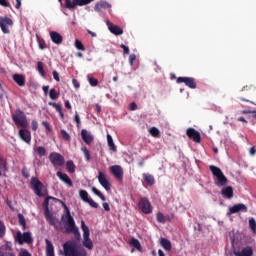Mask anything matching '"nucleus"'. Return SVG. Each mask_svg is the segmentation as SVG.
Here are the masks:
<instances>
[{"mask_svg":"<svg viewBox=\"0 0 256 256\" xmlns=\"http://www.w3.org/2000/svg\"><path fill=\"white\" fill-rule=\"evenodd\" d=\"M51 41H53L56 45H61L63 43V36L58 32L52 31L50 32Z\"/></svg>","mask_w":256,"mask_h":256,"instance_id":"23","label":"nucleus"},{"mask_svg":"<svg viewBox=\"0 0 256 256\" xmlns=\"http://www.w3.org/2000/svg\"><path fill=\"white\" fill-rule=\"evenodd\" d=\"M81 137L87 145L93 143V135H91L86 129L81 131Z\"/></svg>","mask_w":256,"mask_h":256,"instance_id":"22","label":"nucleus"},{"mask_svg":"<svg viewBox=\"0 0 256 256\" xmlns=\"http://www.w3.org/2000/svg\"><path fill=\"white\" fill-rule=\"evenodd\" d=\"M60 5H62V7H65L66 9H75V7L78 5L77 3H75V0L71 1V0H58Z\"/></svg>","mask_w":256,"mask_h":256,"instance_id":"24","label":"nucleus"},{"mask_svg":"<svg viewBox=\"0 0 256 256\" xmlns=\"http://www.w3.org/2000/svg\"><path fill=\"white\" fill-rule=\"evenodd\" d=\"M19 137L25 143H31V132H29L27 129H21L19 131Z\"/></svg>","mask_w":256,"mask_h":256,"instance_id":"20","label":"nucleus"},{"mask_svg":"<svg viewBox=\"0 0 256 256\" xmlns=\"http://www.w3.org/2000/svg\"><path fill=\"white\" fill-rule=\"evenodd\" d=\"M49 159L54 167H63L65 165V158L57 152H52L49 155Z\"/></svg>","mask_w":256,"mask_h":256,"instance_id":"9","label":"nucleus"},{"mask_svg":"<svg viewBox=\"0 0 256 256\" xmlns=\"http://www.w3.org/2000/svg\"><path fill=\"white\" fill-rule=\"evenodd\" d=\"M95 109H96L97 113H101V107L99 104L95 105Z\"/></svg>","mask_w":256,"mask_h":256,"instance_id":"64","label":"nucleus"},{"mask_svg":"<svg viewBox=\"0 0 256 256\" xmlns=\"http://www.w3.org/2000/svg\"><path fill=\"white\" fill-rule=\"evenodd\" d=\"M52 75H53V77H54V79H55V81H61V79L59 78V72H57V71H53L52 72Z\"/></svg>","mask_w":256,"mask_h":256,"instance_id":"53","label":"nucleus"},{"mask_svg":"<svg viewBox=\"0 0 256 256\" xmlns=\"http://www.w3.org/2000/svg\"><path fill=\"white\" fill-rule=\"evenodd\" d=\"M73 119L76 122L77 127H80V125H81V118L79 117V114L77 112L75 113V116H74Z\"/></svg>","mask_w":256,"mask_h":256,"instance_id":"51","label":"nucleus"},{"mask_svg":"<svg viewBox=\"0 0 256 256\" xmlns=\"http://www.w3.org/2000/svg\"><path fill=\"white\" fill-rule=\"evenodd\" d=\"M142 177L148 185H155V177L153 175L144 173Z\"/></svg>","mask_w":256,"mask_h":256,"instance_id":"30","label":"nucleus"},{"mask_svg":"<svg viewBox=\"0 0 256 256\" xmlns=\"http://www.w3.org/2000/svg\"><path fill=\"white\" fill-rule=\"evenodd\" d=\"M160 245L166 251H171L172 249L171 241L167 238H160Z\"/></svg>","mask_w":256,"mask_h":256,"instance_id":"28","label":"nucleus"},{"mask_svg":"<svg viewBox=\"0 0 256 256\" xmlns=\"http://www.w3.org/2000/svg\"><path fill=\"white\" fill-rule=\"evenodd\" d=\"M72 84L76 89H79V87H81V84H79V81H77V79L75 78L72 80Z\"/></svg>","mask_w":256,"mask_h":256,"instance_id":"55","label":"nucleus"},{"mask_svg":"<svg viewBox=\"0 0 256 256\" xmlns=\"http://www.w3.org/2000/svg\"><path fill=\"white\" fill-rule=\"evenodd\" d=\"M13 20L9 17H0V27L3 33L9 34V27H12Z\"/></svg>","mask_w":256,"mask_h":256,"instance_id":"13","label":"nucleus"},{"mask_svg":"<svg viewBox=\"0 0 256 256\" xmlns=\"http://www.w3.org/2000/svg\"><path fill=\"white\" fill-rule=\"evenodd\" d=\"M92 193H94V195H97V197H99L101 201H106L105 195H103V193H101V191H99V189H97L96 187H92Z\"/></svg>","mask_w":256,"mask_h":256,"instance_id":"37","label":"nucleus"},{"mask_svg":"<svg viewBox=\"0 0 256 256\" xmlns=\"http://www.w3.org/2000/svg\"><path fill=\"white\" fill-rule=\"evenodd\" d=\"M120 47L124 51V55H129V47H127L125 44H121Z\"/></svg>","mask_w":256,"mask_h":256,"instance_id":"52","label":"nucleus"},{"mask_svg":"<svg viewBox=\"0 0 256 256\" xmlns=\"http://www.w3.org/2000/svg\"><path fill=\"white\" fill-rule=\"evenodd\" d=\"M0 256H16L11 243H6L0 247Z\"/></svg>","mask_w":256,"mask_h":256,"instance_id":"15","label":"nucleus"},{"mask_svg":"<svg viewBox=\"0 0 256 256\" xmlns=\"http://www.w3.org/2000/svg\"><path fill=\"white\" fill-rule=\"evenodd\" d=\"M79 197L80 199H82V201H84V203H87L89 198V193H87L86 190H80L79 191Z\"/></svg>","mask_w":256,"mask_h":256,"instance_id":"34","label":"nucleus"},{"mask_svg":"<svg viewBox=\"0 0 256 256\" xmlns=\"http://www.w3.org/2000/svg\"><path fill=\"white\" fill-rule=\"evenodd\" d=\"M15 241H17L19 245H23L24 243L31 245V243H33V236L31 232L22 233L21 231H18L15 236Z\"/></svg>","mask_w":256,"mask_h":256,"instance_id":"6","label":"nucleus"},{"mask_svg":"<svg viewBox=\"0 0 256 256\" xmlns=\"http://www.w3.org/2000/svg\"><path fill=\"white\" fill-rule=\"evenodd\" d=\"M235 213H247V206L245 204H236L230 207L228 215H233Z\"/></svg>","mask_w":256,"mask_h":256,"instance_id":"17","label":"nucleus"},{"mask_svg":"<svg viewBox=\"0 0 256 256\" xmlns=\"http://www.w3.org/2000/svg\"><path fill=\"white\" fill-rule=\"evenodd\" d=\"M130 245L132 247H135V249H137L138 251H141V243L139 242V240L132 238L130 241Z\"/></svg>","mask_w":256,"mask_h":256,"instance_id":"38","label":"nucleus"},{"mask_svg":"<svg viewBox=\"0 0 256 256\" xmlns=\"http://www.w3.org/2000/svg\"><path fill=\"white\" fill-rule=\"evenodd\" d=\"M249 227L253 231V233H256V222L254 218H251L249 220Z\"/></svg>","mask_w":256,"mask_h":256,"instance_id":"47","label":"nucleus"},{"mask_svg":"<svg viewBox=\"0 0 256 256\" xmlns=\"http://www.w3.org/2000/svg\"><path fill=\"white\" fill-rule=\"evenodd\" d=\"M65 107L66 109H71V103L69 102V100H66Z\"/></svg>","mask_w":256,"mask_h":256,"instance_id":"63","label":"nucleus"},{"mask_svg":"<svg viewBox=\"0 0 256 256\" xmlns=\"http://www.w3.org/2000/svg\"><path fill=\"white\" fill-rule=\"evenodd\" d=\"M102 206H103V208L106 210V211H111V207L109 206V203H107V202H104L103 204H102Z\"/></svg>","mask_w":256,"mask_h":256,"instance_id":"59","label":"nucleus"},{"mask_svg":"<svg viewBox=\"0 0 256 256\" xmlns=\"http://www.w3.org/2000/svg\"><path fill=\"white\" fill-rule=\"evenodd\" d=\"M49 199H54L55 201H58V203H61V205L66 209V214H63L61 217V220L59 218H56L55 215H53L49 211ZM45 208V219L51 225L56 229L57 231H61L63 229V223L65 225V233H73L77 239H81V233H79V228L75 225V219L73 216H71V211H69V208H67V204L63 202V200L55 199L53 197H47L44 201ZM63 221V222H61Z\"/></svg>","mask_w":256,"mask_h":256,"instance_id":"1","label":"nucleus"},{"mask_svg":"<svg viewBox=\"0 0 256 256\" xmlns=\"http://www.w3.org/2000/svg\"><path fill=\"white\" fill-rule=\"evenodd\" d=\"M13 81H15L19 87H25V76H23V74H14Z\"/></svg>","mask_w":256,"mask_h":256,"instance_id":"27","label":"nucleus"},{"mask_svg":"<svg viewBox=\"0 0 256 256\" xmlns=\"http://www.w3.org/2000/svg\"><path fill=\"white\" fill-rule=\"evenodd\" d=\"M66 167H67V170L69 171V173H75V163H73V161H68L66 163Z\"/></svg>","mask_w":256,"mask_h":256,"instance_id":"40","label":"nucleus"},{"mask_svg":"<svg viewBox=\"0 0 256 256\" xmlns=\"http://www.w3.org/2000/svg\"><path fill=\"white\" fill-rule=\"evenodd\" d=\"M209 169L212 175H214V177L216 178L214 182L215 185H217V187H225V185H227V177H225L223 171H221L219 167L214 165L209 166Z\"/></svg>","mask_w":256,"mask_h":256,"instance_id":"4","label":"nucleus"},{"mask_svg":"<svg viewBox=\"0 0 256 256\" xmlns=\"http://www.w3.org/2000/svg\"><path fill=\"white\" fill-rule=\"evenodd\" d=\"M18 221L23 230L27 229V221L25 220V216H23V214H18Z\"/></svg>","mask_w":256,"mask_h":256,"instance_id":"32","label":"nucleus"},{"mask_svg":"<svg viewBox=\"0 0 256 256\" xmlns=\"http://www.w3.org/2000/svg\"><path fill=\"white\" fill-rule=\"evenodd\" d=\"M92 1L95 0H75V3L78 4V7H83L84 5H89V3H92Z\"/></svg>","mask_w":256,"mask_h":256,"instance_id":"41","label":"nucleus"},{"mask_svg":"<svg viewBox=\"0 0 256 256\" xmlns=\"http://www.w3.org/2000/svg\"><path fill=\"white\" fill-rule=\"evenodd\" d=\"M12 121L18 127H22L23 129L27 127V116L25 115V112L20 109H17L15 113L12 114Z\"/></svg>","mask_w":256,"mask_h":256,"instance_id":"5","label":"nucleus"},{"mask_svg":"<svg viewBox=\"0 0 256 256\" xmlns=\"http://www.w3.org/2000/svg\"><path fill=\"white\" fill-rule=\"evenodd\" d=\"M138 207L146 215H149V213H152L153 211V208L151 207V202H149L147 198H141Z\"/></svg>","mask_w":256,"mask_h":256,"instance_id":"12","label":"nucleus"},{"mask_svg":"<svg viewBox=\"0 0 256 256\" xmlns=\"http://www.w3.org/2000/svg\"><path fill=\"white\" fill-rule=\"evenodd\" d=\"M157 221L158 223H165V216L163 215V213L161 212L157 213Z\"/></svg>","mask_w":256,"mask_h":256,"instance_id":"49","label":"nucleus"},{"mask_svg":"<svg viewBox=\"0 0 256 256\" xmlns=\"http://www.w3.org/2000/svg\"><path fill=\"white\" fill-rule=\"evenodd\" d=\"M38 128V123L37 120H32V130L36 131Z\"/></svg>","mask_w":256,"mask_h":256,"instance_id":"57","label":"nucleus"},{"mask_svg":"<svg viewBox=\"0 0 256 256\" xmlns=\"http://www.w3.org/2000/svg\"><path fill=\"white\" fill-rule=\"evenodd\" d=\"M186 133L189 139H193L195 143H201V134L199 131L195 130L194 128H188Z\"/></svg>","mask_w":256,"mask_h":256,"instance_id":"16","label":"nucleus"},{"mask_svg":"<svg viewBox=\"0 0 256 256\" xmlns=\"http://www.w3.org/2000/svg\"><path fill=\"white\" fill-rule=\"evenodd\" d=\"M5 236V224L0 220V238Z\"/></svg>","mask_w":256,"mask_h":256,"instance_id":"50","label":"nucleus"},{"mask_svg":"<svg viewBox=\"0 0 256 256\" xmlns=\"http://www.w3.org/2000/svg\"><path fill=\"white\" fill-rule=\"evenodd\" d=\"M0 5L2 7H9V2L7 0H0Z\"/></svg>","mask_w":256,"mask_h":256,"instance_id":"58","label":"nucleus"},{"mask_svg":"<svg viewBox=\"0 0 256 256\" xmlns=\"http://www.w3.org/2000/svg\"><path fill=\"white\" fill-rule=\"evenodd\" d=\"M232 255L234 256H253V247L245 246L233 248Z\"/></svg>","mask_w":256,"mask_h":256,"instance_id":"10","label":"nucleus"},{"mask_svg":"<svg viewBox=\"0 0 256 256\" xmlns=\"http://www.w3.org/2000/svg\"><path fill=\"white\" fill-rule=\"evenodd\" d=\"M62 139H64V141H71V135H69L65 129L60 130Z\"/></svg>","mask_w":256,"mask_h":256,"instance_id":"43","label":"nucleus"},{"mask_svg":"<svg viewBox=\"0 0 256 256\" xmlns=\"http://www.w3.org/2000/svg\"><path fill=\"white\" fill-rule=\"evenodd\" d=\"M149 133L150 135H152V137H159V129L157 127H152L149 129Z\"/></svg>","mask_w":256,"mask_h":256,"instance_id":"44","label":"nucleus"},{"mask_svg":"<svg viewBox=\"0 0 256 256\" xmlns=\"http://www.w3.org/2000/svg\"><path fill=\"white\" fill-rule=\"evenodd\" d=\"M19 256H31V254L29 253V251L27 250H22L19 254Z\"/></svg>","mask_w":256,"mask_h":256,"instance_id":"60","label":"nucleus"},{"mask_svg":"<svg viewBox=\"0 0 256 256\" xmlns=\"http://www.w3.org/2000/svg\"><path fill=\"white\" fill-rule=\"evenodd\" d=\"M107 25L110 33H113V35H123V29H121L119 26L114 25L111 22H107Z\"/></svg>","mask_w":256,"mask_h":256,"instance_id":"21","label":"nucleus"},{"mask_svg":"<svg viewBox=\"0 0 256 256\" xmlns=\"http://www.w3.org/2000/svg\"><path fill=\"white\" fill-rule=\"evenodd\" d=\"M135 59H137V56L135 54H131L129 56V63H130V65H133V61H135Z\"/></svg>","mask_w":256,"mask_h":256,"instance_id":"54","label":"nucleus"},{"mask_svg":"<svg viewBox=\"0 0 256 256\" xmlns=\"http://www.w3.org/2000/svg\"><path fill=\"white\" fill-rule=\"evenodd\" d=\"M49 199H54L55 201H58V203H61V205L66 209V214H63L61 217V220L59 218H56L55 215H53L49 211ZM45 208V219L51 225L56 229L57 231H61L63 229V223L65 225V233H73L77 239H81V233H79V228L75 225V219L73 216H71V211H69V208H67V204L63 202V200L55 199L53 197H47L44 201ZM63 221V222H61Z\"/></svg>","mask_w":256,"mask_h":256,"instance_id":"2","label":"nucleus"},{"mask_svg":"<svg viewBox=\"0 0 256 256\" xmlns=\"http://www.w3.org/2000/svg\"><path fill=\"white\" fill-rule=\"evenodd\" d=\"M56 175L60 179V181L68 185V187H73V181H71V178H69V176L66 173L58 171Z\"/></svg>","mask_w":256,"mask_h":256,"instance_id":"19","label":"nucleus"},{"mask_svg":"<svg viewBox=\"0 0 256 256\" xmlns=\"http://www.w3.org/2000/svg\"><path fill=\"white\" fill-rule=\"evenodd\" d=\"M98 183L105 189V191H111V181L109 180V176L105 174L103 171L98 172Z\"/></svg>","mask_w":256,"mask_h":256,"instance_id":"8","label":"nucleus"},{"mask_svg":"<svg viewBox=\"0 0 256 256\" xmlns=\"http://www.w3.org/2000/svg\"><path fill=\"white\" fill-rule=\"evenodd\" d=\"M49 97H50V99H52V101H55V100L59 99V92H57V90H55V88H52L49 92Z\"/></svg>","mask_w":256,"mask_h":256,"instance_id":"36","label":"nucleus"},{"mask_svg":"<svg viewBox=\"0 0 256 256\" xmlns=\"http://www.w3.org/2000/svg\"><path fill=\"white\" fill-rule=\"evenodd\" d=\"M30 183L34 193L38 197H43V183H41L37 178H32Z\"/></svg>","mask_w":256,"mask_h":256,"instance_id":"11","label":"nucleus"},{"mask_svg":"<svg viewBox=\"0 0 256 256\" xmlns=\"http://www.w3.org/2000/svg\"><path fill=\"white\" fill-rule=\"evenodd\" d=\"M42 89H43L45 95H47L49 93V86H43Z\"/></svg>","mask_w":256,"mask_h":256,"instance_id":"62","label":"nucleus"},{"mask_svg":"<svg viewBox=\"0 0 256 256\" xmlns=\"http://www.w3.org/2000/svg\"><path fill=\"white\" fill-rule=\"evenodd\" d=\"M110 173L117 179L118 181H123V167L121 165H113L110 167Z\"/></svg>","mask_w":256,"mask_h":256,"instance_id":"14","label":"nucleus"},{"mask_svg":"<svg viewBox=\"0 0 256 256\" xmlns=\"http://www.w3.org/2000/svg\"><path fill=\"white\" fill-rule=\"evenodd\" d=\"M86 203H88L90 207H93V209H97L99 207V204H97L93 198H90Z\"/></svg>","mask_w":256,"mask_h":256,"instance_id":"48","label":"nucleus"},{"mask_svg":"<svg viewBox=\"0 0 256 256\" xmlns=\"http://www.w3.org/2000/svg\"><path fill=\"white\" fill-rule=\"evenodd\" d=\"M177 83H185V85H187V87H190V89H196L197 88V84L195 83L194 78L179 77V78H177Z\"/></svg>","mask_w":256,"mask_h":256,"instance_id":"18","label":"nucleus"},{"mask_svg":"<svg viewBox=\"0 0 256 256\" xmlns=\"http://www.w3.org/2000/svg\"><path fill=\"white\" fill-rule=\"evenodd\" d=\"M81 151L82 153H84V157L86 161H91V154L89 153V150L87 149V147H82Z\"/></svg>","mask_w":256,"mask_h":256,"instance_id":"42","label":"nucleus"},{"mask_svg":"<svg viewBox=\"0 0 256 256\" xmlns=\"http://www.w3.org/2000/svg\"><path fill=\"white\" fill-rule=\"evenodd\" d=\"M107 143L111 151H117V146H115V142H113V137L110 134L107 135Z\"/></svg>","mask_w":256,"mask_h":256,"instance_id":"31","label":"nucleus"},{"mask_svg":"<svg viewBox=\"0 0 256 256\" xmlns=\"http://www.w3.org/2000/svg\"><path fill=\"white\" fill-rule=\"evenodd\" d=\"M111 4L106 1H101L100 3L96 4L94 9L95 11H101V9H110Z\"/></svg>","mask_w":256,"mask_h":256,"instance_id":"29","label":"nucleus"},{"mask_svg":"<svg viewBox=\"0 0 256 256\" xmlns=\"http://www.w3.org/2000/svg\"><path fill=\"white\" fill-rule=\"evenodd\" d=\"M0 171H2V173H7L8 171L7 160H5L3 157H0Z\"/></svg>","mask_w":256,"mask_h":256,"instance_id":"33","label":"nucleus"},{"mask_svg":"<svg viewBox=\"0 0 256 256\" xmlns=\"http://www.w3.org/2000/svg\"><path fill=\"white\" fill-rule=\"evenodd\" d=\"M64 251H60V255L64 256H83L79 250V246L75 241H67L63 244Z\"/></svg>","mask_w":256,"mask_h":256,"instance_id":"3","label":"nucleus"},{"mask_svg":"<svg viewBox=\"0 0 256 256\" xmlns=\"http://www.w3.org/2000/svg\"><path fill=\"white\" fill-rule=\"evenodd\" d=\"M43 127H45L46 130L51 131V126L48 124L47 121H42Z\"/></svg>","mask_w":256,"mask_h":256,"instance_id":"56","label":"nucleus"},{"mask_svg":"<svg viewBox=\"0 0 256 256\" xmlns=\"http://www.w3.org/2000/svg\"><path fill=\"white\" fill-rule=\"evenodd\" d=\"M221 195L226 199H233V187L227 186L221 190Z\"/></svg>","mask_w":256,"mask_h":256,"instance_id":"26","label":"nucleus"},{"mask_svg":"<svg viewBox=\"0 0 256 256\" xmlns=\"http://www.w3.org/2000/svg\"><path fill=\"white\" fill-rule=\"evenodd\" d=\"M87 79H88V83L91 85V87H97V85H99V80H97L96 78H93V76H91V74L87 75Z\"/></svg>","mask_w":256,"mask_h":256,"instance_id":"35","label":"nucleus"},{"mask_svg":"<svg viewBox=\"0 0 256 256\" xmlns=\"http://www.w3.org/2000/svg\"><path fill=\"white\" fill-rule=\"evenodd\" d=\"M36 153H38V155L40 157H45V155H47V150L45 149V147L43 146H39L35 149Z\"/></svg>","mask_w":256,"mask_h":256,"instance_id":"39","label":"nucleus"},{"mask_svg":"<svg viewBox=\"0 0 256 256\" xmlns=\"http://www.w3.org/2000/svg\"><path fill=\"white\" fill-rule=\"evenodd\" d=\"M75 47L78 49V51H85V46H83V43L79 41L78 39L75 40Z\"/></svg>","mask_w":256,"mask_h":256,"instance_id":"46","label":"nucleus"},{"mask_svg":"<svg viewBox=\"0 0 256 256\" xmlns=\"http://www.w3.org/2000/svg\"><path fill=\"white\" fill-rule=\"evenodd\" d=\"M137 110V104L135 102H132L130 104V111H136Z\"/></svg>","mask_w":256,"mask_h":256,"instance_id":"61","label":"nucleus"},{"mask_svg":"<svg viewBox=\"0 0 256 256\" xmlns=\"http://www.w3.org/2000/svg\"><path fill=\"white\" fill-rule=\"evenodd\" d=\"M37 70H38V73H40V75L42 77H45V70L43 69V62L37 63Z\"/></svg>","mask_w":256,"mask_h":256,"instance_id":"45","label":"nucleus"},{"mask_svg":"<svg viewBox=\"0 0 256 256\" xmlns=\"http://www.w3.org/2000/svg\"><path fill=\"white\" fill-rule=\"evenodd\" d=\"M81 227H82V231H83V245L84 247H86L87 249H93V241H91L89 239V227H87V225L85 224V221H81Z\"/></svg>","mask_w":256,"mask_h":256,"instance_id":"7","label":"nucleus"},{"mask_svg":"<svg viewBox=\"0 0 256 256\" xmlns=\"http://www.w3.org/2000/svg\"><path fill=\"white\" fill-rule=\"evenodd\" d=\"M45 243H46V256H55V248L53 247V243H51L49 239H45Z\"/></svg>","mask_w":256,"mask_h":256,"instance_id":"25","label":"nucleus"}]
</instances>
